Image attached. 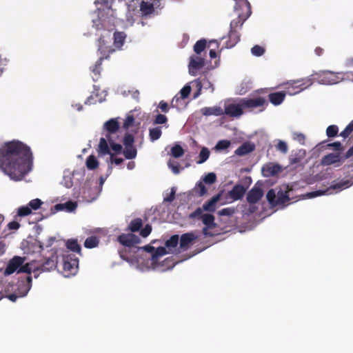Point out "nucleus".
<instances>
[{"mask_svg": "<svg viewBox=\"0 0 353 353\" xmlns=\"http://www.w3.org/2000/svg\"><path fill=\"white\" fill-rule=\"evenodd\" d=\"M43 202L40 199H34L28 202L27 206H29L32 210H37L42 205Z\"/></svg>", "mask_w": 353, "mask_h": 353, "instance_id": "obj_50", "label": "nucleus"}, {"mask_svg": "<svg viewBox=\"0 0 353 353\" xmlns=\"http://www.w3.org/2000/svg\"><path fill=\"white\" fill-rule=\"evenodd\" d=\"M142 226V220L141 218H136L132 219L130 221V225H128V230H130L132 232H135L139 231Z\"/></svg>", "mask_w": 353, "mask_h": 353, "instance_id": "obj_38", "label": "nucleus"}, {"mask_svg": "<svg viewBox=\"0 0 353 353\" xmlns=\"http://www.w3.org/2000/svg\"><path fill=\"white\" fill-rule=\"evenodd\" d=\"M105 22V19H101L99 17L97 19H93L94 26L98 30L107 28Z\"/></svg>", "mask_w": 353, "mask_h": 353, "instance_id": "obj_48", "label": "nucleus"}, {"mask_svg": "<svg viewBox=\"0 0 353 353\" xmlns=\"http://www.w3.org/2000/svg\"><path fill=\"white\" fill-rule=\"evenodd\" d=\"M108 141L105 137H101V139H99V143L98 145V149L97 152L99 156H104L106 154H112L111 151L109 149L108 146Z\"/></svg>", "mask_w": 353, "mask_h": 353, "instance_id": "obj_28", "label": "nucleus"}, {"mask_svg": "<svg viewBox=\"0 0 353 353\" xmlns=\"http://www.w3.org/2000/svg\"><path fill=\"white\" fill-rule=\"evenodd\" d=\"M328 147L333 148L335 151H343V147L339 141H335L327 145Z\"/></svg>", "mask_w": 353, "mask_h": 353, "instance_id": "obj_63", "label": "nucleus"}, {"mask_svg": "<svg viewBox=\"0 0 353 353\" xmlns=\"http://www.w3.org/2000/svg\"><path fill=\"white\" fill-rule=\"evenodd\" d=\"M352 185L350 180H341L339 181H334L330 188L333 190H344Z\"/></svg>", "mask_w": 353, "mask_h": 353, "instance_id": "obj_31", "label": "nucleus"}, {"mask_svg": "<svg viewBox=\"0 0 353 353\" xmlns=\"http://www.w3.org/2000/svg\"><path fill=\"white\" fill-rule=\"evenodd\" d=\"M168 121V117L165 115L159 114L155 117L154 124H164Z\"/></svg>", "mask_w": 353, "mask_h": 353, "instance_id": "obj_61", "label": "nucleus"}, {"mask_svg": "<svg viewBox=\"0 0 353 353\" xmlns=\"http://www.w3.org/2000/svg\"><path fill=\"white\" fill-rule=\"evenodd\" d=\"M281 168L279 165L269 164L263 167V172L267 176H273L279 172Z\"/></svg>", "mask_w": 353, "mask_h": 353, "instance_id": "obj_33", "label": "nucleus"}, {"mask_svg": "<svg viewBox=\"0 0 353 353\" xmlns=\"http://www.w3.org/2000/svg\"><path fill=\"white\" fill-rule=\"evenodd\" d=\"M190 93H191V86L188 84L185 85L183 88L181 90V92H179V94H181V97H174L172 101V103H170V105H172V108H177L178 101H180L181 99H185L188 98Z\"/></svg>", "mask_w": 353, "mask_h": 353, "instance_id": "obj_23", "label": "nucleus"}, {"mask_svg": "<svg viewBox=\"0 0 353 353\" xmlns=\"http://www.w3.org/2000/svg\"><path fill=\"white\" fill-rule=\"evenodd\" d=\"M216 180V176L215 173H208L203 179V181L206 184L211 185L214 183Z\"/></svg>", "mask_w": 353, "mask_h": 353, "instance_id": "obj_55", "label": "nucleus"}, {"mask_svg": "<svg viewBox=\"0 0 353 353\" xmlns=\"http://www.w3.org/2000/svg\"><path fill=\"white\" fill-rule=\"evenodd\" d=\"M103 61V60L102 59H99L98 61H97V62H95V64L94 65V66L92 68V72L94 74V76H92V79L94 81H97L100 76V72H101V69H102L101 65H102Z\"/></svg>", "mask_w": 353, "mask_h": 353, "instance_id": "obj_34", "label": "nucleus"}, {"mask_svg": "<svg viewBox=\"0 0 353 353\" xmlns=\"http://www.w3.org/2000/svg\"><path fill=\"white\" fill-rule=\"evenodd\" d=\"M168 254L165 247H159L155 249L153 254H151V260L152 262L156 263L158 261L159 257L163 256Z\"/></svg>", "mask_w": 353, "mask_h": 353, "instance_id": "obj_36", "label": "nucleus"}, {"mask_svg": "<svg viewBox=\"0 0 353 353\" xmlns=\"http://www.w3.org/2000/svg\"><path fill=\"white\" fill-rule=\"evenodd\" d=\"M77 204L74 201H66L65 203V210L71 212L75 210Z\"/></svg>", "mask_w": 353, "mask_h": 353, "instance_id": "obj_64", "label": "nucleus"}, {"mask_svg": "<svg viewBox=\"0 0 353 353\" xmlns=\"http://www.w3.org/2000/svg\"><path fill=\"white\" fill-rule=\"evenodd\" d=\"M353 132V120L350 122L343 132H340V137L343 138L348 137Z\"/></svg>", "mask_w": 353, "mask_h": 353, "instance_id": "obj_51", "label": "nucleus"}, {"mask_svg": "<svg viewBox=\"0 0 353 353\" xmlns=\"http://www.w3.org/2000/svg\"><path fill=\"white\" fill-rule=\"evenodd\" d=\"M57 266V260L54 256L46 259L41 263H37V267L39 268L41 272H49L54 269Z\"/></svg>", "mask_w": 353, "mask_h": 353, "instance_id": "obj_21", "label": "nucleus"}, {"mask_svg": "<svg viewBox=\"0 0 353 353\" xmlns=\"http://www.w3.org/2000/svg\"><path fill=\"white\" fill-rule=\"evenodd\" d=\"M119 128V122L117 119H111L103 124L104 135L107 139L114 138L113 135L118 132Z\"/></svg>", "mask_w": 353, "mask_h": 353, "instance_id": "obj_13", "label": "nucleus"}, {"mask_svg": "<svg viewBox=\"0 0 353 353\" xmlns=\"http://www.w3.org/2000/svg\"><path fill=\"white\" fill-rule=\"evenodd\" d=\"M243 107L241 106V102L239 104L231 103L225 106L224 114L230 116V117H239L243 114Z\"/></svg>", "mask_w": 353, "mask_h": 353, "instance_id": "obj_16", "label": "nucleus"}, {"mask_svg": "<svg viewBox=\"0 0 353 353\" xmlns=\"http://www.w3.org/2000/svg\"><path fill=\"white\" fill-rule=\"evenodd\" d=\"M239 7L244 8V12L239 13L237 18L231 21L230 30H237V29L241 28L245 21L248 19L251 14V6L248 0H244L243 5L236 3L235 8L237 9Z\"/></svg>", "mask_w": 353, "mask_h": 353, "instance_id": "obj_3", "label": "nucleus"}, {"mask_svg": "<svg viewBox=\"0 0 353 353\" xmlns=\"http://www.w3.org/2000/svg\"><path fill=\"white\" fill-rule=\"evenodd\" d=\"M126 34L123 32H114L113 34V45L115 48L120 50L125 43Z\"/></svg>", "mask_w": 353, "mask_h": 353, "instance_id": "obj_27", "label": "nucleus"}, {"mask_svg": "<svg viewBox=\"0 0 353 353\" xmlns=\"http://www.w3.org/2000/svg\"><path fill=\"white\" fill-rule=\"evenodd\" d=\"M118 242L122 245L131 248L140 243L141 239L139 236L132 233H123L117 237Z\"/></svg>", "mask_w": 353, "mask_h": 353, "instance_id": "obj_11", "label": "nucleus"}, {"mask_svg": "<svg viewBox=\"0 0 353 353\" xmlns=\"http://www.w3.org/2000/svg\"><path fill=\"white\" fill-rule=\"evenodd\" d=\"M32 209L28 205H22L17 210V215L21 217L26 216L31 214Z\"/></svg>", "mask_w": 353, "mask_h": 353, "instance_id": "obj_47", "label": "nucleus"}, {"mask_svg": "<svg viewBox=\"0 0 353 353\" xmlns=\"http://www.w3.org/2000/svg\"><path fill=\"white\" fill-rule=\"evenodd\" d=\"M339 132V128L336 125H330L326 128V135L329 137H335Z\"/></svg>", "mask_w": 353, "mask_h": 353, "instance_id": "obj_49", "label": "nucleus"}, {"mask_svg": "<svg viewBox=\"0 0 353 353\" xmlns=\"http://www.w3.org/2000/svg\"><path fill=\"white\" fill-rule=\"evenodd\" d=\"M240 101L243 109L249 110L259 109V112H263L268 105V101L262 97L250 99L245 98Z\"/></svg>", "mask_w": 353, "mask_h": 353, "instance_id": "obj_4", "label": "nucleus"}, {"mask_svg": "<svg viewBox=\"0 0 353 353\" xmlns=\"http://www.w3.org/2000/svg\"><path fill=\"white\" fill-rule=\"evenodd\" d=\"M150 139L151 141H155L161 137V130L160 127L150 129Z\"/></svg>", "mask_w": 353, "mask_h": 353, "instance_id": "obj_43", "label": "nucleus"}, {"mask_svg": "<svg viewBox=\"0 0 353 353\" xmlns=\"http://www.w3.org/2000/svg\"><path fill=\"white\" fill-rule=\"evenodd\" d=\"M197 236L193 232L183 233L179 239V248L182 251H186L192 245Z\"/></svg>", "mask_w": 353, "mask_h": 353, "instance_id": "obj_15", "label": "nucleus"}, {"mask_svg": "<svg viewBox=\"0 0 353 353\" xmlns=\"http://www.w3.org/2000/svg\"><path fill=\"white\" fill-rule=\"evenodd\" d=\"M221 193H218L214 195L210 199L207 201L203 203L202 208H198L195 210L194 212H192V214H189V218L195 219L198 218L199 216L202 214L203 211L214 212L216 208V203L220 200Z\"/></svg>", "mask_w": 353, "mask_h": 353, "instance_id": "obj_5", "label": "nucleus"}, {"mask_svg": "<svg viewBox=\"0 0 353 353\" xmlns=\"http://www.w3.org/2000/svg\"><path fill=\"white\" fill-rule=\"evenodd\" d=\"M99 239L97 236H90L85 239L84 241V246L88 249H92L98 246Z\"/></svg>", "mask_w": 353, "mask_h": 353, "instance_id": "obj_40", "label": "nucleus"}, {"mask_svg": "<svg viewBox=\"0 0 353 353\" xmlns=\"http://www.w3.org/2000/svg\"><path fill=\"white\" fill-rule=\"evenodd\" d=\"M36 267V261L26 263V264L22 265L21 268H19V269L18 270V273H27L28 274H30L32 270H34Z\"/></svg>", "mask_w": 353, "mask_h": 353, "instance_id": "obj_35", "label": "nucleus"}, {"mask_svg": "<svg viewBox=\"0 0 353 353\" xmlns=\"http://www.w3.org/2000/svg\"><path fill=\"white\" fill-rule=\"evenodd\" d=\"M230 145V141L227 140L218 141L216 145V149L217 150H226Z\"/></svg>", "mask_w": 353, "mask_h": 353, "instance_id": "obj_57", "label": "nucleus"}, {"mask_svg": "<svg viewBox=\"0 0 353 353\" xmlns=\"http://www.w3.org/2000/svg\"><path fill=\"white\" fill-rule=\"evenodd\" d=\"M32 160L31 149L21 141H9L0 147V169L14 181L31 171Z\"/></svg>", "mask_w": 353, "mask_h": 353, "instance_id": "obj_1", "label": "nucleus"}, {"mask_svg": "<svg viewBox=\"0 0 353 353\" xmlns=\"http://www.w3.org/2000/svg\"><path fill=\"white\" fill-rule=\"evenodd\" d=\"M134 123V117L132 114H128L125 120L124 121V124H123V128L128 129L130 127L132 126Z\"/></svg>", "mask_w": 353, "mask_h": 353, "instance_id": "obj_56", "label": "nucleus"}, {"mask_svg": "<svg viewBox=\"0 0 353 353\" xmlns=\"http://www.w3.org/2000/svg\"><path fill=\"white\" fill-rule=\"evenodd\" d=\"M134 143V137L130 133H126L124 139H123V144H124L125 146H130L133 145Z\"/></svg>", "mask_w": 353, "mask_h": 353, "instance_id": "obj_53", "label": "nucleus"}, {"mask_svg": "<svg viewBox=\"0 0 353 353\" xmlns=\"http://www.w3.org/2000/svg\"><path fill=\"white\" fill-rule=\"evenodd\" d=\"M305 152L303 150H299L296 152L292 153L290 157V162L291 165H295L301 162L305 158Z\"/></svg>", "mask_w": 353, "mask_h": 353, "instance_id": "obj_30", "label": "nucleus"}, {"mask_svg": "<svg viewBox=\"0 0 353 353\" xmlns=\"http://www.w3.org/2000/svg\"><path fill=\"white\" fill-rule=\"evenodd\" d=\"M159 1L142 0L141 3V12L145 15L152 14L154 11V7L158 6Z\"/></svg>", "mask_w": 353, "mask_h": 353, "instance_id": "obj_18", "label": "nucleus"}, {"mask_svg": "<svg viewBox=\"0 0 353 353\" xmlns=\"http://www.w3.org/2000/svg\"><path fill=\"white\" fill-rule=\"evenodd\" d=\"M201 114L206 117L212 115L219 117L224 114V111L220 106L205 107L201 110Z\"/></svg>", "mask_w": 353, "mask_h": 353, "instance_id": "obj_25", "label": "nucleus"}, {"mask_svg": "<svg viewBox=\"0 0 353 353\" xmlns=\"http://www.w3.org/2000/svg\"><path fill=\"white\" fill-rule=\"evenodd\" d=\"M287 92H272L268 94V100L273 105H279L284 101Z\"/></svg>", "mask_w": 353, "mask_h": 353, "instance_id": "obj_24", "label": "nucleus"}, {"mask_svg": "<svg viewBox=\"0 0 353 353\" xmlns=\"http://www.w3.org/2000/svg\"><path fill=\"white\" fill-rule=\"evenodd\" d=\"M292 137H293V139L296 140L301 145L305 144V137L304 134H302L301 132H294L292 134Z\"/></svg>", "mask_w": 353, "mask_h": 353, "instance_id": "obj_59", "label": "nucleus"}, {"mask_svg": "<svg viewBox=\"0 0 353 353\" xmlns=\"http://www.w3.org/2000/svg\"><path fill=\"white\" fill-rule=\"evenodd\" d=\"M307 84L305 83H301L300 80L294 81L287 88V93L292 95L300 92L310 85V81H307Z\"/></svg>", "mask_w": 353, "mask_h": 353, "instance_id": "obj_20", "label": "nucleus"}, {"mask_svg": "<svg viewBox=\"0 0 353 353\" xmlns=\"http://www.w3.org/2000/svg\"><path fill=\"white\" fill-rule=\"evenodd\" d=\"M255 150V145L254 143L250 142H245L236 148L234 154L239 157H243L245 154H250Z\"/></svg>", "mask_w": 353, "mask_h": 353, "instance_id": "obj_22", "label": "nucleus"}, {"mask_svg": "<svg viewBox=\"0 0 353 353\" xmlns=\"http://www.w3.org/2000/svg\"><path fill=\"white\" fill-rule=\"evenodd\" d=\"M263 190L257 186H254L250 190L247 195V200L250 204H255L263 197Z\"/></svg>", "mask_w": 353, "mask_h": 353, "instance_id": "obj_17", "label": "nucleus"}, {"mask_svg": "<svg viewBox=\"0 0 353 353\" xmlns=\"http://www.w3.org/2000/svg\"><path fill=\"white\" fill-rule=\"evenodd\" d=\"M26 261L25 257L21 256H14L12 259H10L8 263L6 269L4 270V275H12L23 265V263Z\"/></svg>", "mask_w": 353, "mask_h": 353, "instance_id": "obj_12", "label": "nucleus"}, {"mask_svg": "<svg viewBox=\"0 0 353 353\" xmlns=\"http://www.w3.org/2000/svg\"><path fill=\"white\" fill-rule=\"evenodd\" d=\"M267 200L272 206H279L285 204L290 200L288 194V186L281 189L276 193L274 189H270L267 193Z\"/></svg>", "mask_w": 353, "mask_h": 353, "instance_id": "obj_2", "label": "nucleus"}, {"mask_svg": "<svg viewBox=\"0 0 353 353\" xmlns=\"http://www.w3.org/2000/svg\"><path fill=\"white\" fill-rule=\"evenodd\" d=\"M314 79L323 85H334L339 81L338 73L330 70H323L316 72Z\"/></svg>", "mask_w": 353, "mask_h": 353, "instance_id": "obj_6", "label": "nucleus"}, {"mask_svg": "<svg viewBox=\"0 0 353 353\" xmlns=\"http://www.w3.org/2000/svg\"><path fill=\"white\" fill-rule=\"evenodd\" d=\"M179 239V235L174 234L171 236L170 239L167 240V241L165 242V246L169 250H172L178 245Z\"/></svg>", "mask_w": 353, "mask_h": 353, "instance_id": "obj_39", "label": "nucleus"}, {"mask_svg": "<svg viewBox=\"0 0 353 353\" xmlns=\"http://www.w3.org/2000/svg\"><path fill=\"white\" fill-rule=\"evenodd\" d=\"M32 286V276H28L26 282H19L18 284L17 292L13 294H9L6 297L12 302H16L18 298L26 296Z\"/></svg>", "mask_w": 353, "mask_h": 353, "instance_id": "obj_7", "label": "nucleus"}, {"mask_svg": "<svg viewBox=\"0 0 353 353\" xmlns=\"http://www.w3.org/2000/svg\"><path fill=\"white\" fill-rule=\"evenodd\" d=\"M63 270L69 274H74L79 267V259L74 254H64L62 256Z\"/></svg>", "mask_w": 353, "mask_h": 353, "instance_id": "obj_9", "label": "nucleus"}, {"mask_svg": "<svg viewBox=\"0 0 353 353\" xmlns=\"http://www.w3.org/2000/svg\"><path fill=\"white\" fill-rule=\"evenodd\" d=\"M123 154L127 159H135L137 157V149L134 145L125 146Z\"/></svg>", "mask_w": 353, "mask_h": 353, "instance_id": "obj_37", "label": "nucleus"}, {"mask_svg": "<svg viewBox=\"0 0 353 353\" xmlns=\"http://www.w3.org/2000/svg\"><path fill=\"white\" fill-rule=\"evenodd\" d=\"M199 219H201L203 225L208 226V228H215L216 224L215 223V217L212 214H203L199 216Z\"/></svg>", "mask_w": 353, "mask_h": 353, "instance_id": "obj_29", "label": "nucleus"}, {"mask_svg": "<svg viewBox=\"0 0 353 353\" xmlns=\"http://www.w3.org/2000/svg\"><path fill=\"white\" fill-rule=\"evenodd\" d=\"M107 139L109 145L111 146L112 150L117 154H121L122 152V145L121 144L116 143L114 138H109Z\"/></svg>", "mask_w": 353, "mask_h": 353, "instance_id": "obj_46", "label": "nucleus"}, {"mask_svg": "<svg viewBox=\"0 0 353 353\" xmlns=\"http://www.w3.org/2000/svg\"><path fill=\"white\" fill-rule=\"evenodd\" d=\"M168 165L169 168L172 169V172L175 174H179L180 169L179 163L176 161H172L170 160L168 163Z\"/></svg>", "mask_w": 353, "mask_h": 353, "instance_id": "obj_58", "label": "nucleus"}, {"mask_svg": "<svg viewBox=\"0 0 353 353\" xmlns=\"http://www.w3.org/2000/svg\"><path fill=\"white\" fill-rule=\"evenodd\" d=\"M117 48H113L111 45H110V41H107L104 39V37L102 36L98 39V52H99V59H102L103 60L108 59L110 57V54L115 52Z\"/></svg>", "mask_w": 353, "mask_h": 353, "instance_id": "obj_10", "label": "nucleus"}, {"mask_svg": "<svg viewBox=\"0 0 353 353\" xmlns=\"http://www.w3.org/2000/svg\"><path fill=\"white\" fill-rule=\"evenodd\" d=\"M235 211L236 210L234 208H225L219 210V212H218V214L220 216H230L234 214Z\"/></svg>", "mask_w": 353, "mask_h": 353, "instance_id": "obj_52", "label": "nucleus"}, {"mask_svg": "<svg viewBox=\"0 0 353 353\" xmlns=\"http://www.w3.org/2000/svg\"><path fill=\"white\" fill-rule=\"evenodd\" d=\"M204 66V59L201 57H191L190 62L188 64L189 73L192 76H196L198 71Z\"/></svg>", "mask_w": 353, "mask_h": 353, "instance_id": "obj_14", "label": "nucleus"}, {"mask_svg": "<svg viewBox=\"0 0 353 353\" xmlns=\"http://www.w3.org/2000/svg\"><path fill=\"white\" fill-rule=\"evenodd\" d=\"M66 248L78 254L81 252V247L76 239H70L65 242Z\"/></svg>", "mask_w": 353, "mask_h": 353, "instance_id": "obj_32", "label": "nucleus"}, {"mask_svg": "<svg viewBox=\"0 0 353 353\" xmlns=\"http://www.w3.org/2000/svg\"><path fill=\"white\" fill-rule=\"evenodd\" d=\"M170 152H172V155L174 158H180L184 154V150L180 145L173 146Z\"/></svg>", "mask_w": 353, "mask_h": 353, "instance_id": "obj_45", "label": "nucleus"}, {"mask_svg": "<svg viewBox=\"0 0 353 353\" xmlns=\"http://www.w3.org/2000/svg\"><path fill=\"white\" fill-rule=\"evenodd\" d=\"M152 230V227L150 225L148 224L145 225L144 228L140 230V234L143 238H145L149 236Z\"/></svg>", "mask_w": 353, "mask_h": 353, "instance_id": "obj_62", "label": "nucleus"}, {"mask_svg": "<svg viewBox=\"0 0 353 353\" xmlns=\"http://www.w3.org/2000/svg\"><path fill=\"white\" fill-rule=\"evenodd\" d=\"M276 147V149L281 152L283 154H286L288 152V145L283 141H279Z\"/></svg>", "mask_w": 353, "mask_h": 353, "instance_id": "obj_60", "label": "nucleus"}, {"mask_svg": "<svg viewBox=\"0 0 353 353\" xmlns=\"http://www.w3.org/2000/svg\"><path fill=\"white\" fill-rule=\"evenodd\" d=\"M245 190L246 188L243 185L240 184L236 185L228 192V196L233 201H238L243 197Z\"/></svg>", "mask_w": 353, "mask_h": 353, "instance_id": "obj_19", "label": "nucleus"}, {"mask_svg": "<svg viewBox=\"0 0 353 353\" xmlns=\"http://www.w3.org/2000/svg\"><path fill=\"white\" fill-rule=\"evenodd\" d=\"M347 159L345 157V154L342 156L340 153H329L321 158V165L323 166L334 165L335 167H338L341 166Z\"/></svg>", "mask_w": 353, "mask_h": 353, "instance_id": "obj_8", "label": "nucleus"}, {"mask_svg": "<svg viewBox=\"0 0 353 353\" xmlns=\"http://www.w3.org/2000/svg\"><path fill=\"white\" fill-rule=\"evenodd\" d=\"M210 155V151L205 147H203L200 154H199V160L197 161L198 164H201L203 162H205L207 159L209 158V156Z\"/></svg>", "mask_w": 353, "mask_h": 353, "instance_id": "obj_42", "label": "nucleus"}, {"mask_svg": "<svg viewBox=\"0 0 353 353\" xmlns=\"http://www.w3.org/2000/svg\"><path fill=\"white\" fill-rule=\"evenodd\" d=\"M85 166L89 170H95L99 166V161L93 155H90L85 161Z\"/></svg>", "mask_w": 353, "mask_h": 353, "instance_id": "obj_41", "label": "nucleus"}, {"mask_svg": "<svg viewBox=\"0 0 353 353\" xmlns=\"http://www.w3.org/2000/svg\"><path fill=\"white\" fill-rule=\"evenodd\" d=\"M240 41V34L237 30H230L228 40L226 41L225 48H232Z\"/></svg>", "mask_w": 353, "mask_h": 353, "instance_id": "obj_26", "label": "nucleus"}, {"mask_svg": "<svg viewBox=\"0 0 353 353\" xmlns=\"http://www.w3.org/2000/svg\"><path fill=\"white\" fill-rule=\"evenodd\" d=\"M206 48V40H198L195 45H194V52L199 54L203 51Z\"/></svg>", "mask_w": 353, "mask_h": 353, "instance_id": "obj_44", "label": "nucleus"}, {"mask_svg": "<svg viewBox=\"0 0 353 353\" xmlns=\"http://www.w3.org/2000/svg\"><path fill=\"white\" fill-rule=\"evenodd\" d=\"M264 52V48L259 45H255L251 48V53L255 57H261Z\"/></svg>", "mask_w": 353, "mask_h": 353, "instance_id": "obj_54", "label": "nucleus"}]
</instances>
